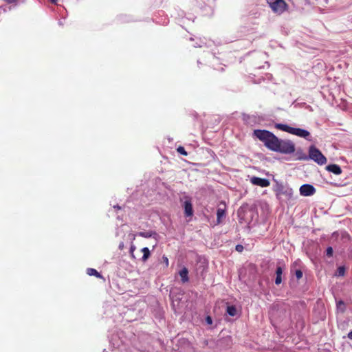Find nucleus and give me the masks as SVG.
<instances>
[{"instance_id": "nucleus-1", "label": "nucleus", "mask_w": 352, "mask_h": 352, "mask_svg": "<svg viewBox=\"0 0 352 352\" xmlns=\"http://www.w3.org/2000/svg\"><path fill=\"white\" fill-rule=\"evenodd\" d=\"M254 135L272 151L283 154H292L295 152L296 146L292 141L279 139L269 131L256 129L254 131Z\"/></svg>"}, {"instance_id": "nucleus-2", "label": "nucleus", "mask_w": 352, "mask_h": 352, "mask_svg": "<svg viewBox=\"0 0 352 352\" xmlns=\"http://www.w3.org/2000/svg\"><path fill=\"white\" fill-rule=\"evenodd\" d=\"M267 3L272 10L277 14H283L288 8L284 0H267Z\"/></svg>"}, {"instance_id": "nucleus-3", "label": "nucleus", "mask_w": 352, "mask_h": 352, "mask_svg": "<svg viewBox=\"0 0 352 352\" xmlns=\"http://www.w3.org/2000/svg\"><path fill=\"white\" fill-rule=\"evenodd\" d=\"M309 155L310 159L320 165H324L327 163V158L323 155L320 151L314 146H310Z\"/></svg>"}, {"instance_id": "nucleus-4", "label": "nucleus", "mask_w": 352, "mask_h": 352, "mask_svg": "<svg viewBox=\"0 0 352 352\" xmlns=\"http://www.w3.org/2000/svg\"><path fill=\"white\" fill-rule=\"evenodd\" d=\"M184 214L186 217H191L193 216V208L191 199L188 197H185L184 202Z\"/></svg>"}, {"instance_id": "nucleus-5", "label": "nucleus", "mask_w": 352, "mask_h": 352, "mask_svg": "<svg viewBox=\"0 0 352 352\" xmlns=\"http://www.w3.org/2000/svg\"><path fill=\"white\" fill-rule=\"evenodd\" d=\"M316 192L315 188L311 184H303L300 188V193L302 196H311Z\"/></svg>"}, {"instance_id": "nucleus-6", "label": "nucleus", "mask_w": 352, "mask_h": 352, "mask_svg": "<svg viewBox=\"0 0 352 352\" xmlns=\"http://www.w3.org/2000/svg\"><path fill=\"white\" fill-rule=\"evenodd\" d=\"M250 182L252 184L261 187H267L270 184V182L267 179L260 178L257 177H252L250 179Z\"/></svg>"}, {"instance_id": "nucleus-7", "label": "nucleus", "mask_w": 352, "mask_h": 352, "mask_svg": "<svg viewBox=\"0 0 352 352\" xmlns=\"http://www.w3.org/2000/svg\"><path fill=\"white\" fill-rule=\"evenodd\" d=\"M291 134L305 138L309 137L310 135L309 132L307 130L294 127L292 129Z\"/></svg>"}, {"instance_id": "nucleus-8", "label": "nucleus", "mask_w": 352, "mask_h": 352, "mask_svg": "<svg viewBox=\"0 0 352 352\" xmlns=\"http://www.w3.org/2000/svg\"><path fill=\"white\" fill-rule=\"evenodd\" d=\"M327 170L336 175H340L342 173L341 168L337 164H330L327 167Z\"/></svg>"}, {"instance_id": "nucleus-9", "label": "nucleus", "mask_w": 352, "mask_h": 352, "mask_svg": "<svg viewBox=\"0 0 352 352\" xmlns=\"http://www.w3.org/2000/svg\"><path fill=\"white\" fill-rule=\"evenodd\" d=\"M179 274L183 283H186L188 281V270L186 267H184L182 270H180Z\"/></svg>"}, {"instance_id": "nucleus-10", "label": "nucleus", "mask_w": 352, "mask_h": 352, "mask_svg": "<svg viewBox=\"0 0 352 352\" xmlns=\"http://www.w3.org/2000/svg\"><path fill=\"white\" fill-rule=\"evenodd\" d=\"M282 274H283V268H282V267L278 266L277 268H276V279H275V283L276 285H279V284L281 283V282H282V278H281Z\"/></svg>"}, {"instance_id": "nucleus-11", "label": "nucleus", "mask_w": 352, "mask_h": 352, "mask_svg": "<svg viewBox=\"0 0 352 352\" xmlns=\"http://www.w3.org/2000/svg\"><path fill=\"white\" fill-rule=\"evenodd\" d=\"M272 79V74H265V77L264 76H262V77H258L256 80H254V82L255 83H257V84H261V82H265V80H267V81H270Z\"/></svg>"}, {"instance_id": "nucleus-12", "label": "nucleus", "mask_w": 352, "mask_h": 352, "mask_svg": "<svg viewBox=\"0 0 352 352\" xmlns=\"http://www.w3.org/2000/svg\"><path fill=\"white\" fill-rule=\"evenodd\" d=\"M138 235L144 238H150L152 236L155 237L157 234L154 231H145L138 232Z\"/></svg>"}, {"instance_id": "nucleus-13", "label": "nucleus", "mask_w": 352, "mask_h": 352, "mask_svg": "<svg viewBox=\"0 0 352 352\" xmlns=\"http://www.w3.org/2000/svg\"><path fill=\"white\" fill-rule=\"evenodd\" d=\"M275 127L279 130L287 132L289 133H291L292 129V126H288L287 124H276L275 125Z\"/></svg>"}, {"instance_id": "nucleus-14", "label": "nucleus", "mask_w": 352, "mask_h": 352, "mask_svg": "<svg viewBox=\"0 0 352 352\" xmlns=\"http://www.w3.org/2000/svg\"><path fill=\"white\" fill-rule=\"evenodd\" d=\"M226 216V209L219 208L217 211V223H220L221 221V218Z\"/></svg>"}, {"instance_id": "nucleus-15", "label": "nucleus", "mask_w": 352, "mask_h": 352, "mask_svg": "<svg viewBox=\"0 0 352 352\" xmlns=\"http://www.w3.org/2000/svg\"><path fill=\"white\" fill-rule=\"evenodd\" d=\"M141 252L143 253V256H142V261L145 262L146 261L148 260V258L150 257L151 256V252H150V250L148 248H143L142 250H141Z\"/></svg>"}, {"instance_id": "nucleus-16", "label": "nucleus", "mask_w": 352, "mask_h": 352, "mask_svg": "<svg viewBox=\"0 0 352 352\" xmlns=\"http://www.w3.org/2000/svg\"><path fill=\"white\" fill-rule=\"evenodd\" d=\"M87 274L89 276H94L97 278H102L101 274L94 268H88L87 270Z\"/></svg>"}, {"instance_id": "nucleus-17", "label": "nucleus", "mask_w": 352, "mask_h": 352, "mask_svg": "<svg viewBox=\"0 0 352 352\" xmlns=\"http://www.w3.org/2000/svg\"><path fill=\"white\" fill-rule=\"evenodd\" d=\"M236 307L234 306V305H231V306H228L227 307V313L231 316H234L236 315Z\"/></svg>"}, {"instance_id": "nucleus-18", "label": "nucleus", "mask_w": 352, "mask_h": 352, "mask_svg": "<svg viewBox=\"0 0 352 352\" xmlns=\"http://www.w3.org/2000/svg\"><path fill=\"white\" fill-rule=\"evenodd\" d=\"M177 151L179 154H181V155H182L184 156H187L188 155V153L186 151L185 148L183 146H179V147H177Z\"/></svg>"}, {"instance_id": "nucleus-19", "label": "nucleus", "mask_w": 352, "mask_h": 352, "mask_svg": "<svg viewBox=\"0 0 352 352\" xmlns=\"http://www.w3.org/2000/svg\"><path fill=\"white\" fill-rule=\"evenodd\" d=\"M345 273V268L343 266H340L337 270V274L338 276H342L344 275Z\"/></svg>"}, {"instance_id": "nucleus-20", "label": "nucleus", "mask_w": 352, "mask_h": 352, "mask_svg": "<svg viewBox=\"0 0 352 352\" xmlns=\"http://www.w3.org/2000/svg\"><path fill=\"white\" fill-rule=\"evenodd\" d=\"M333 248L331 247H328L327 248V250H326V255L328 256V257H331L333 256Z\"/></svg>"}, {"instance_id": "nucleus-21", "label": "nucleus", "mask_w": 352, "mask_h": 352, "mask_svg": "<svg viewBox=\"0 0 352 352\" xmlns=\"http://www.w3.org/2000/svg\"><path fill=\"white\" fill-rule=\"evenodd\" d=\"M206 44V43L202 41V40H199V42H196L195 44L194 45V47H203L204 45Z\"/></svg>"}, {"instance_id": "nucleus-22", "label": "nucleus", "mask_w": 352, "mask_h": 352, "mask_svg": "<svg viewBox=\"0 0 352 352\" xmlns=\"http://www.w3.org/2000/svg\"><path fill=\"white\" fill-rule=\"evenodd\" d=\"M295 275L297 279H300L302 277V272L301 270H298L296 271Z\"/></svg>"}, {"instance_id": "nucleus-23", "label": "nucleus", "mask_w": 352, "mask_h": 352, "mask_svg": "<svg viewBox=\"0 0 352 352\" xmlns=\"http://www.w3.org/2000/svg\"><path fill=\"white\" fill-rule=\"evenodd\" d=\"M120 20L122 22H129L131 20L126 15L120 16Z\"/></svg>"}, {"instance_id": "nucleus-24", "label": "nucleus", "mask_w": 352, "mask_h": 352, "mask_svg": "<svg viewBox=\"0 0 352 352\" xmlns=\"http://www.w3.org/2000/svg\"><path fill=\"white\" fill-rule=\"evenodd\" d=\"M287 194V190L284 191V188L282 186L278 190L277 195Z\"/></svg>"}, {"instance_id": "nucleus-25", "label": "nucleus", "mask_w": 352, "mask_h": 352, "mask_svg": "<svg viewBox=\"0 0 352 352\" xmlns=\"http://www.w3.org/2000/svg\"><path fill=\"white\" fill-rule=\"evenodd\" d=\"M135 248H135V246L134 245H133V244H132V245H131V247H130V253H131V256H132L133 258H134V257H135V256H134V255H133V252H134V251H135Z\"/></svg>"}, {"instance_id": "nucleus-26", "label": "nucleus", "mask_w": 352, "mask_h": 352, "mask_svg": "<svg viewBox=\"0 0 352 352\" xmlns=\"http://www.w3.org/2000/svg\"><path fill=\"white\" fill-rule=\"evenodd\" d=\"M235 249L237 252H242L243 250V246L242 245H236Z\"/></svg>"}, {"instance_id": "nucleus-27", "label": "nucleus", "mask_w": 352, "mask_h": 352, "mask_svg": "<svg viewBox=\"0 0 352 352\" xmlns=\"http://www.w3.org/2000/svg\"><path fill=\"white\" fill-rule=\"evenodd\" d=\"M258 58H265L267 56V54L265 52H260L258 54Z\"/></svg>"}, {"instance_id": "nucleus-28", "label": "nucleus", "mask_w": 352, "mask_h": 352, "mask_svg": "<svg viewBox=\"0 0 352 352\" xmlns=\"http://www.w3.org/2000/svg\"><path fill=\"white\" fill-rule=\"evenodd\" d=\"M162 258H163V260H164V263L166 264V266L168 267V263H168V258L166 256H164L162 257Z\"/></svg>"}, {"instance_id": "nucleus-29", "label": "nucleus", "mask_w": 352, "mask_h": 352, "mask_svg": "<svg viewBox=\"0 0 352 352\" xmlns=\"http://www.w3.org/2000/svg\"><path fill=\"white\" fill-rule=\"evenodd\" d=\"M206 321H207V322H208V324H212V318H211V317H210V316H208V317L206 318Z\"/></svg>"}, {"instance_id": "nucleus-30", "label": "nucleus", "mask_w": 352, "mask_h": 352, "mask_svg": "<svg viewBox=\"0 0 352 352\" xmlns=\"http://www.w3.org/2000/svg\"><path fill=\"white\" fill-rule=\"evenodd\" d=\"M6 6H0V14L1 12H6Z\"/></svg>"}, {"instance_id": "nucleus-31", "label": "nucleus", "mask_w": 352, "mask_h": 352, "mask_svg": "<svg viewBox=\"0 0 352 352\" xmlns=\"http://www.w3.org/2000/svg\"><path fill=\"white\" fill-rule=\"evenodd\" d=\"M348 338L351 340H352V331H351L349 333H348Z\"/></svg>"}, {"instance_id": "nucleus-32", "label": "nucleus", "mask_w": 352, "mask_h": 352, "mask_svg": "<svg viewBox=\"0 0 352 352\" xmlns=\"http://www.w3.org/2000/svg\"><path fill=\"white\" fill-rule=\"evenodd\" d=\"M51 1V3H54V4H56L57 3V0H50Z\"/></svg>"}, {"instance_id": "nucleus-33", "label": "nucleus", "mask_w": 352, "mask_h": 352, "mask_svg": "<svg viewBox=\"0 0 352 352\" xmlns=\"http://www.w3.org/2000/svg\"><path fill=\"white\" fill-rule=\"evenodd\" d=\"M264 67H265V65L256 67L257 69H262V68H264Z\"/></svg>"}, {"instance_id": "nucleus-34", "label": "nucleus", "mask_w": 352, "mask_h": 352, "mask_svg": "<svg viewBox=\"0 0 352 352\" xmlns=\"http://www.w3.org/2000/svg\"><path fill=\"white\" fill-rule=\"evenodd\" d=\"M58 24H59V25H60V26L63 25V23L61 21H58Z\"/></svg>"}, {"instance_id": "nucleus-35", "label": "nucleus", "mask_w": 352, "mask_h": 352, "mask_svg": "<svg viewBox=\"0 0 352 352\" xmlns=\"http://www.w3.org/2000/svg\"><path fill=\"white\" fill-rule=\"evenodd\" d=\"M265 64L267 65V67H270V64L267 61H265Z\"/></svg>"}, {"instance_id": "nucleus-36", "label": "nucleus", "mask_w": 352, "mask_h": 352, "mask_svg": "<svg viewBox=\"0 0 352 352\" xmlns=\"http://www.w3.org/2000/svg\"><path fill=\"white\" fill-rule=\"evenodd\" d=\"M114 208H118V209H120L121 208L119 206H115Z\"/></svg>"}, {"instance_id": "nucleus-37", "label": "nucleus", "mask_w": 352, "mask_h": 352, "mask_svg": "<svg viewBox=\"0 0 352 352\" xmlns=\"http://www.w3.org/2000/svg\"><path fill=\"white\" fill-rule=\"evenodd\" d=\"M339 304H340V305H342V304H343V302H342V301H340V302H339Z\"/></svg>"}]
</instances>
